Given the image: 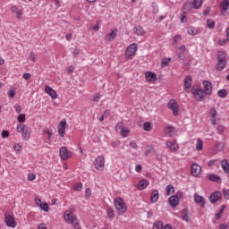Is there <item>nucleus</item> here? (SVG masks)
<instances>
[{
	"instance_id": "nucleus-54",
	"label": "nucleus",
	"mask_w": 229,
	"mask_h": 229,
	"mask_svg": "<svg viewBox=\"0 0 229 229\" xmlns=\"http://www.w3.org/2000/svg\"><path fill=\"white\" fill-rule=\"evenodd\" d=\"M35 178H37V175H35V174H28L29 182H33V180H35Z\"/></svg>"
},
{
	"instance_id": "nucleus-52",
	"label": "nucleus",
	"mask_w": 229,
	"mask_h": 229,
	"mask_svg": "<svg viewBox=\"0 0 229 229\" xmlns=\"http://www.w3.org/2000/svg\"><path fill=\"white\" fill-rule=\"evenodd\" d=\"M216 131H217V133H219V134L224 133V132H225V126H223V125H218L217 128H216Z\"/></svg>"
},
{
	"instance_id": "nucleus-56",
	"label": "nucleus",
	"mask_w": 229,
	"mask_h": 229,
	"mask_svg": "<svg viewBox=\"0 0 229 229\" xmlns=\"http://www.w3.org/2000/svg\"><path fill=\"white\" fill-rule=\"evenodd\" d=\"M182 40V36L181 35H176L174 38V44H178V42H180Z\"/></svg>"
},
{
	"instance_id": "nucleus-30",
	"label": "nucleus",
	"mask_w": 229,
	"mask_h": 229,
	"mask_svg": "<svg viewBox=\"0 0 229 229\" xmlns=\"http://www.w3.org/2000/svg\"><path fill=\"white\" fill-rule=\"evenodd\" d=\"M225 208H226L225 206H222V207L220 208L218 213H216V214L215 215V219L219 220V219H221V217H223V212H225Z\"/></svg>"
},
{
	"instance_id": "nucleus-47",
	"label": "nucleus",
	"mask_w": 229,
	"mask_h": 229,
	"mask_svg": "<svg viewBox=\"0 0 229 229\" xmlns=\"http://www.w3.org/2000/svg\"><path fill=\"white\" fill-rule=\"evenodd\" d=\"M39 208H41V210H44V212H48L49 210V205H47V203H44L42 202V204L39 206Z\"/></svg>"
},
{
	"instance_id": "nucleus-63",
	"label": "nucleus",
	"mask_w": 229,
	"mask_h": 229,
	"mask_svg": "<svg viewBox=\"0 0 229 229\" xmlns=\"http://www.w3.org/2000/svg\"><path fill=\"white\" fill-rule=\"evenodd\" d=\"M219 229H229V225H227V224H221L219 225Z\"/></svg>"
},
{
	"instance_id": "nucleus-46",
	"label": "nucleus",
	"mask_w": 229,
	"mask_h": 229,
	"mask_svg": "<svg viewBox=\"0 0 229 229\" xmlns=\"http://www.w3.org/2000/svg\"><path fill=\"white\" fill-rule=\"evenodd\" d=\"M182 221H189V215H187V209L182 211Z\"/></svg>"
},
{
	"instance_id": "nucleus-24",
	"label": "nucleus",
	"mask_w": 229,
	"mask_h": 229,
	"mask_svg": "<svg viewBox=\"0 0 229 229\" xmlns=\"http://www.w3.org/2000/svg\"><path fill=\"white\" fill-rule=\"evenodd\" d=\"M43 135L48 142H51V138L53 137V130L49 128L45 129L43 131Z\"/></svg>"
},
{
	"instance_id": "nucleus-20",
	"label": "nucleus",
	"mask_w": 229,
	"mask_h": 229,
	"mask_svg": "<svg viewBox=\"0 0 229 229\" xmlns=\"http://www.w3.org/2000/svg\"><path fill=\"white\" fill-rule=\"evenodd\" d=\"M11 11L13 12V13H15L17 19H22V15L24 13L21 8H19V7L13 5L11 8Z\"/></svg>"
},
{
	"instance_id": "nucleus-39",
	"label": "nucleus",
	"mask_w": 229,
	"mask_h": 229,
	"mask_svg": "<svg viewBox=\"0 0 229 229\" xmlns=\"http://www.w3.org/2000/svg\"><path fill=\"white\" fill-rule=\"evenodd\" d=\"M207 27L209 28V30L216 28V21L212 19H208L207 21Z\"/></svg>"
},
{
	"instance_id": "nucleus-51",
	"label": "nucleus",
	"mask_w": 229,
	"mask_h": 229,
	"mask_svg": "<svg viewBox=\"0 0 229 229\" xmlns=\"http://www.w3.org/2000/svg\"><path fill=\"white\" fill-rule=\"evenodd\" d=\"M130 146L131 148H132V149H139V146L137 145V141L135 140H131L130 142Z\"/></svg>"
},
{
	"instance_id": "nucleus-13",
	"label": "nucleus",
	"mask_w": 229,
	"mask_h": 229,
	"mask_svg": "<svg viewBox=\"0 0 229 229\" xmlns=\"http://www.w3.org/2000/svg\"><path fill=\"white\" fill-rule=\"evenodd\" d=\"M5 225L10 228H15V226H17V222L15 221V217L13 216L7 215L5 216Z\"/></svg>"
},
{
	"instance_id": "nucleus-59",
	"label": "nucleus",
	"mask_w": 229,
	"mask_h": 229,
	"mask_svg": "<svg viewBox=\"0 0 229 229\" xmlns=\"http://www.w3.org/2000/svg\"><path fill=\"white\" fill-rule=\"evenodd\" d=\"M99 99H101V94L97 93L96 95H94L93 101L98 102L99 101Z\"/></svg>"
},
{
	"instance_id": "nucleus-7",
	"label": "nucleus",
	"mask_w": 229,
	"mask_h": 229,
	"mask_svg": "<svg viewBox=\"0 0 229 229\" xmlns=\"http://www.w3.org/2000/svg\"><path fill=\"white\" fill-rule=\"evenodd\" d=\"M93 164L95 169H97L98 171H103V169H105V157L98 156V157H96Z\"/></svg>"
},
{
	"instance_id": "nucleus-32",
	"label": "nucleus",
	"mask_w": 229,
	"mask_h": 229,
	"mask_svg": "<svg viewBox=\"0 0 229 229\" xmlns=\"http://www.w3.org/2000/svg\"><path fill=\"white\" fill-rule=\"evenodd\" d=\"M120 135H122V137H128V135H130V130L126 127H122Z\"/></svg>"
},
{
	"instance_id": "nucleus-45",
	"label": "nucleus",
	"mask_w": 229,
	"mask_h": 229,
	"mask_svg": "<svg viewBox=\"0 0 229 229\" xmlns=\"http://www.w3.org/2000/svg\"><path fill=\"white\" fill-rule=\"evenodd\" d=\"M13 148L17 153H19V151H22V145H21V143H14Z\"/></svg>"
},
{
	"instance_id": "nucleus-64",
	"label": "nucleus",
	"mask_w": 229,
	"mask_h": 229,
	"mask_svg": "<svg viewBox=\"0 0 229 229\" xmlns=\"http://www.w3.org/2000/svg\"><path fill=\"white\" fill-rule=\"evenodd\" d=\"M38 229H47V225H46L44 223H41L38 225Z\"/></svg>"
},
{
	"instance_id": "nucleus-21",
	"label": "nucleus",
	"mask_w": 229,
	"mask_h": 229,
	"mask_svg": "<svg viewBox=\"0 0 229 229\" xmlns=\"http://www.w3.org/2000/svg\"><path fill=\"white\" fill-rule=\"evenodd\" d=\"M194 201L197 205H199V207H205V198L198 195V193L194 195Z\"/></svg>"
},
{
	"instance_id": "nucleus-44",
	"label": "nucleus",
	"mask_w": 229,
	"mask_h": 229,
	"mask_svg": "<svg viewBox=\"0 0 229 229\" xmlns=\"http://www.w3.org/2000/svg\"><path fill=\"white\" fill-rule=\"evenodd\" d=\"M167 135H169V137H173V135H174V127H172V126H168L166 127V130H165Z\"/></svg>"
},
{
	"instance_id": "nucleus-48",
	"label": "nucleus",
	"mask_w": 229,
	"mask_h": 229,
	"mask_svg": "<svg viewBox=\"0 0 229 229\" xmlns=\"http://www.w3.org/2000/svg\"><path fill=\"white\" fill-rule=\"evenodd\" d=\"M216 149H218V151H223V149H225V143L217 142L216 144Z\"/></svg>"
},
{
	"instance_id": "nucleus-29",
	"label": "nucleus",
	"mask_w": 229,
	"mask_h": 229,
	"mask_svg": "<svg viewBox=\"0 0 229 229\" xmlns=\"http://www.w3.org/2000/svg\"><path fill=\"white\" fill-rule=\"evenodd\" d=\"M203 4V0H194L192 3V6L194 10H198L199 8H201Z\"/></svg>"
},
{
	"instance_id": "nucleus-28",
	"label": "nucleus",
	"mask_w": 229,
	"mask_h": 229,
	"mask_svg": "<svg viewBox=\"0 0 229 229\" xmlns=\"http://www.w3.org/2000/svg\"><path fill=\"white\" fill-rule=\"evenodd\" d=\"M221 167L226 174L229 173V162L228 159H223L221 161Z\"/></svg>"
},
{
	"instance_id": "nucleus-5",
	"label": "nucleus",
	"mask_w": 229,
	"mask_h": 229,
	"mask_svg": "<svg viewBox=\"0 0 229 229\" xmlns=\"http://www.w3.org/2000/svg\"><path fill=\"white\" fill-rule=\"evenodd\" d=\"M114 207L120 216L124 214L127 210L126 203H124V200L121 198H116L114 199Z\"/></svg>"
},
{
	"instance_id": "nucleus-50",
	"label": "nucleus",
	"mask_w": 229,
	"mask_h": 229,
	"mask_svg": "<svg viewBox=\"0 0 229 229\" xmlns=\"http://www.w3.org/2000/svg\"><path fill=\"white\" fill-rule=\"evenodd\" d=\"M18 121L20 123H25L26 122V114H21L20 115H18Z\"/></svg>"
},
{
	"instance_id": "nucleus-49",
	"label": "nucleus",
	"mask_w": 229,
	"mask_h": 229,
	"mask_svg": "<svg viewBox=\"0 0 229 229\" xmlns=\"http://www.w3.org/2000/svg\"><path fill=\"white\" fill-rule=\"evenodd\" d=\"M30 60H31V62H37V54H35V52H31L30 54Z\"/></svg>"
},
{
	"instance_id": "nucleus-23",
	"label": "nucleus",
	"mask_w": 229,
	"mask_h": 229,
	"mask_svg": "<svg viewBox=\"0 0 229 229\" xmlns=\"http://www.w3.org/2000/svg\"><path fill=\"white\" fill-rule=\"evenodd\" d=\"M148 185H149V182L146 179H142L141 181L139 182L137 189L139 191H144V189H146Z\"/></svg>"
},
{
	"instance_id": "nucleus-11",
	"label": "nucleus",
	"mask_w": 229,
	"mask_h": 229,
	"mask_svg": "<svg viewBox=\"0 0 229 229\" xmlns=\"http://www.w3.org/2000/svg\"><path fill=\"white\" fill-rule=\"evenodd\" d=\"M67 128V121L62 120L57 126V131L61 137H65V129Z\"/></svg>"
},
{
	"instance_id": "nucleus-62",
	"label": "nucleus",
	"mask_w": 229,
	"mask_h": 229,
	"mask_svg": "<svg viewBox=\"0 0 229 229\" xmlns=\"http://www.w3.org/2000/svg\"><path fill=\"white\" fill-rule=\"evenodd\" d=\"M224 197L225 198V199H229V189L228 190H226V189L224 190Z\"/></svg>"
},
{
	"instance_id": "nucleus-9",
	"label": "nucleus",
	"mask_w": 229,
	"mask_h": 229,
	"mask_svg": "<svg viewBox=\"0 0 229 229\" xmlns=\"http://www.w3.org/2000/svg\"><path fill=\"white\" fill-rule=\"evenodd\" d=\"M165 146L170 149L171 153H176L180 149V145H178L176 140L166 141Z\"/></svg>"
},
{
	"instance_id": "nucleus-26",
	"label": "nucleus",
	"mask_w": 229,
	"mask_h": 229,
	"mask_svg": "<svg viewBox=\"0 0 229 229\" xmlns=\"http://www.w3.org/2000/svg\"><path fill=\"white\" fill-rule=\"evenodd\" d=\"M229 7V0H223L220 4V8L222 10V13H226Z\"/></svg>"
},
{
	"instance_id": "nucleus-61",
	"label": "nucleus",
	"mask_w": 229,
	"mask_h": 229,
	"mask_svg": "<svg viewBox=\"0 0 229 229\" xmlns=\"http://www.w3.org/2000/svg\"><path fill=\"white\" fill-rule=\"evenodd\" d=\"M8 96L9 98H13L15 97V89H10Z\"/></svg>"
},
{
	"instance_id": "nucleus-25",
	"label": "nucleus",
	"mask_w": 229,
	"mask_h": 229,
	"mask_svg": "<svg viewBox=\"0 0 229 229\" xmlns=\"http://www.w3.org/2000/svg\"><path fill=\"white\" fill-rule=\"evenodd\" d=\"M168 201L171 207H174V208L178 207V203H180V199H178V197L175 195L171 196Z\"/></svg>"
},
{
	"instance_id": "nucleus-40",
	"label": "nucleus",
	"mask_w": 229,
	"mask_h": 229,
	"mask_svg": "<svg viewBox=\"0 0 229 229\" xmlns=\"http://www.w3.org/2000/svg\"><path fill=\"white\" fill-rule=\"evenodd\" d=\"M153 229H164V223L156 221L153 225Z\"/></svg>"
},
{
	"instance_id": "nucleus-43",
	"label": "nucleus",
	"mask_w": 229,
	"mask_h": 229,
	"mask_svg": "<svg viewBox=\"0 0 229 229\" xmlns=\"http://www.w3.org/2000/svg\"><path fill=\"white\" fill-rule=\"evenodd\" d=\"M171 63V58H164L161 61V67H167V65H169V64Z\"/></svg>"
},
{
	"instance_id": "nucleus-41",
	"label": "nucleus",
	"mask_w": 229,
	"mask_h": 229,
	"mask_svg": "<svg viewBox=\"0 0 229 229\" xmlns=\"http://www.w3.org/2000/svg\"><path fill=\"white\" fill-rule=\"evenodd\" d=\"M187 31H188L189 35H192V36L198 35V29H196L194 27H189Z\"/></svg>"
},
{
	"instance_id": "nucleus-57",
	"label": "nucleus",
	"mask_w": 229,
	"mask_h": 229,
	"mask_svg": "<svg viewBox=\"0 0 229 229\" xmlns=\"http://www.w3.org/2000/svg\"><path fill=\"white\" fill-rule=\"evenodd\" d=\"M151 149H153V147L148 145L146 148V151H145L146 157H148L149 155V153L151 152Z\"/></svg>"
},
{
	"instance_id": "nucleus-10",
	"label": "nucleus",
	"mask_w": 229,
	"mask_h": 229,
	"mask_svg": "<svg viewBox=\"0 0 229 229\" xmlns=\"http://www.w3.org/2000/svg\"><path fill=\"white\" fill-rule=\"evenodd\" d=\"M59 155L62 160H67L72 157V152L67 149V147H62L59 150Z\"/></svg>"
},
{
	"instance_id": "nucleus-58",
	"label": "nucleus",
	"mask_w": 229,
	"mask_h": 229,
	"mask_svg": "<svg viewBox=\"0 0 229 229\" xmlns=\"http://www.w3.org/2000/svg\"><path fill=\"white\" fill-rule=\"evenodd\" d=\"M85 196H86V198H90V196H92V191H90V189H86V191H85Z\"/></svg>"
},
{
	"instance_id": "nucleus-55",
	"label": "nucleus",
	"mask_w": 229,
	"mask_h": 229,
	"mask_svg": "<svg viewBox=\"0 0 229 229\" xmlns=\"http://www.w3.org/2000/svg\"><path fill=\"white\" fill-rule=\"evenodd\" d=\"M219 46H226V38H223L218 40Z\"/></svg>"
},
{
	"instance_id": "nucleus-37",
	"label": "nucleus",
	"mask_w": 229,
	"mask_h": 229,
	"mask_svg": "<svg viewBox=\"0 0 229 229\" xmlns=\"http://www.w3.org/2000/svg\"><path fill=\"white\" fill-rule=\"evenodd\" d=\"M166 194L167 196H171V194H174V186L169 184L166 186Z\"/></svg>"
},
{
	"instance_id": "nucleus-27",
	"label": "nucleus",
	"mask_w": 229,
	"mask_h": 229,
	"mask_svg": "<svg viewBox=\"0 0 229 229\" xmlns=\"http://www.w3.org/2000/svg\"><path fill=\"white\" fill-rule=\"evenodd\" d=\"M158 198H160L158 191L157 190H154L150 196L151 203H157L158 201Z\"/></svg>"
},
{
	"instance_id": "nucleus-6",
	"label": "nucleus",
	"mask_w": 229,
	"mask_h": 229,
	"mask_svg": "<svg viewBox=\"0 0 229 229\" xmlns=\"http://www.w3.org/2000/svg\"><path fill=\"white\" fill-rule=\"evenodd\" d=\"M217 65L216 69L217 71H223L225 67L226 66V55L223 52H218L217 54Z\"/></svg>"
},
{
	"instance_id": "nucleus-2",
	"label": "nucleus",
	"mask_w": 229,
	"mask_h": 229,
	"mask_svg": "<svg viewBox=\"0 0 229 229\" xmlns=\"http://www.w3.org/2000/svg\"><path fill=\"white\" fill-rule=\"evenodd\" d=\"M191 94L196 101H204L207 98V95L204 93L201 87L193 86L191 88Z\"/></svg>"
},
{
	"instance_id": "nucleus-16",
	"label": "nucleus",
	"mask_w": 229,
	"mask_h": 229,
	"mask_svg": "<svg viewBox=\"0 0 229 229\" xmlns=\"http://www.w3.org/2000/svg\"><path fill=\"white\" fill-rule=\"evenodd\" d=\"M191 174L195 177L199 176L201 174V166L196 163L191 165Z\"/></svg>"
},
{
	"instance_id": "nucleus-53",
	"label": "nucleus",
	"mask_w": 229,
	"mask_h": 229,
	"mask_svg": "<svg viewBox=\"0 0 229 229\" xmlns=\"http://www.w3.org/2000/svg\"><path fill=\"white\" fill-rule=\"evenodd\" d=\"M180 21L181 22H187V16L185 15V13H181Z\"/></svg>"
},
{
	"instance_id": "nucleus-31",
	"label": "nucleus",
	"mask_w": 229,
	"mask_h": 229,
	"mask_svg": "<svg viewBox=\"0 0 229 229\" xmlns=\"http://www.w3.org/2000/svg\"><path fill=\"white\" fill-rule=\"evenodd\" d=\"M134 31L136 35H139L140 37L146 34V30H144V29H142L140 26L136 27Z\"/></svg>"
},
{
	"instance_id": "nucleus-15",
	"label": "nucleus",
	"mask_w": 229,
	"mask_h": 229,
	"mask_svg": "<svg viewBox=\"0 0 229 229\" xmlns=\"http://www.w3.org/2000/svg\"><path fill=\"white\" fill-rule=\"evenodd\" d=\"M209 116L212 124L216 125L217 123V121H219V118H217V111L216 110V108L210 109Z\"/></svg>"
},
{
	"instance_id": "nucleus-22",
	"label": "nucleus",
	"mask_w": 229,
	"mask_h": 229,
	"mask_svg": "<svg viewBox=\"0 0 229 229\" xmlns=\"http://www.w3.org/2000/svg\"><path fill=\"white\" fill-rule=\"evenodd\" d=\"M191 87H192V77L191 75H188L184 79V90H189Z\"/></svg>"
},
{
	"instance_id": "nucleus-1",
	"label": "nucleus",
	"mask_w": 229,
	"mask_h": 229,
	"mask_svg": "<svg viewBox=\"0 0 229 229\" xmlns=\"http://www.w3.org/2000/svg\"><path fill=\"white\" fill-rule=\"evenodd\" d=\"M64 219L69 225H72L73 228L80 229V223H78V218H76L74 215H72V211L66 210L64 214Z\"/></svg>"
},
{
	"instance_id": "nucleus-19",
	"label": "nucleus",
	"mask_w": 229,
	"mask_h": 229,
	"mask_svg": "<svg viewBox=\"0 0 229 229\" xmlns=\"http://www.w3.org/2000/svg\"><path fill=\"white\" fill-rule=\"evenodd\" d=\"M45 92H47V94H49L52 99H56V98H58V94L55 89H53V88H51V86L45 87Z\"/></svg>"
},
{
	"instance_id": "nucleus-18",
	"label": "nucleus",
	"mask_w": 229,
	"mask_h": 229,
	"mask_svg": "<svg viewBox=\"0 0 229 229\" xmlns=\"http://www.w3.org/2000/svg\"><path fill=\"white\" fill-rule=\"evenodd\" d=\"M115 37H117V29H113L111 30V32L106 36V40L108 42H114V40H115Z\"/></svg>"
},
{
	"instance_id": "nucleus-38",
	"label": "nucleus",
	"mask_w": 229,
	"mask_h": 229,
	"mask_svg": "<svg viewBox=\"0 0 229 229\" xmlns=\"http://www.w3.org/2000/svg\"><path fill=\"white\" fill-rule=\"evenodd\" d=\"M226 96H228V91H226V89H219L217 91L218 98H226Z\"/></svg>"
},
{
	"instance_id": "nucleus-3",
	"label": "nucleus",
	"mask_w": 229,
	"mask_h": 229,
	"mask_svg": "<svg viewBox=\"0 0 229 229\" xmlns=\"http://www.w3.org/2000/svg\"><path fill=\"white\" fill-rule=\"evenodd\" d=\"M16 131L18 133H21L22 139H24V140H30L31 134L30 133V128H28V126L23 123H20L16 128Z\"/></svg>"
},
{
	"instance_id": "nucleus-8",
	"label": "nucleus",
	"mask_w": 229,
	"mask_h": 229,
	"mask_svg": "<svg viewBox=\"0 0 229 229\" xmlns=\"http://www.w3.org/2000/svg\"><path fill=\"white\" fill-rule=\"evenodd\" d=\"M168 108L172 110L174 115H178V112H180V106L178 102L174 99H170L167 105Z\"/></svg>"
},
{
	"instance_id": "nucleus-36",
	"label": "nucleus",
	"mask_w": 229,
	"mask_h": 229,
	"mask_svg": "<svg viewBox=\"0 0 229 229\" xmlns=\"http://www.w3.org/2000/svg\"><path fill=\"white\" fill-rule=\"evenodd\" d=\"M72 189L76 192H79L80 191H81V189H83V184L81 182H76L75 184H73Z\"/></svg>"
},
{
	"instance_id": "nucleus-34",
	"label": "nucleus",
	"mask_w": 229,
	"mask_h": 229,
	"mask_svg": "<svg viewBox=\"0 0 229 229\" xmlns=\"http://www.w3.org/2000/svg\"><path fill=\"white\" fill-rule=\"evenodd\" d=\"M208 178L211 182H221V178L216 174H208Z\"/></svg>"
},
{
	"instance_id": "nucleus-14",
	"label": "nucleus",
	"mask_w": 229,
	"mask_h": 229,
	"mask_svg": "<svg viewBox=\"0 0 229 229\" xmlns=\"http://www.w3.org/2000/svg\"><path fill=\"white\" fill-rule=\"evenodd\" d=\"M145 79L148 83H155L157 81V74L153 72H146Z\"/></svg>"
},
{
	"instance_id": "nucleus-35",
	"label": "nucleus",
	"mask_w": 229,
	"mask_h": 229,
	"mask_svg": "<svg viewBox=\"0 0 229 229\" xmlns=\"http://www.w3.org/2000/svg\"><path fill=\"white\" fill-rule=\"evenodd\" d=\"M196 149L197 151H201V149H203V140L201 139L197 140Z\"/></svg>"
},
{
	"instance_id": "nucleus-33",
	"label": "nucleus",
	"mask_w": 229,
	"mask_h": 229,
	"mask_svg": "<svg viewBox=\"0 0 229 229\" xmlns=\"http://www.w3.org/2000/svg\"><path fill=\"white\" fill-rule=\"evenodd\" d=\"M108 219H114L115 217V212L114 211V208H109L106 211Z\"/></svg>"
},
{
	"instance_id": "nucleus-42",
	"label": "nucleus",
	"mask_w": 229,
	"mask_h": 229,
	"mask_svg": "<svg viewBox=\"0 0 229 229\" xmlns=\"http://www.w3.org/2000/svg\"><path fill=\"white\" fill-rule=\"evenodd\" d=\"M143 129L145 130V131H151V130H153V127L151 126V123L149 122L144 123Z\"/></svg>"
},
{
	"instance_id": "nucleus-12",
	"label": "nucleus",
	"mask_w": 229,
	"mask_h": 229,
	"mask_svg": "<svg viewBox=\"0 0 229 229\" xmlns=\"http://www.w3.org/2000/svg\"><path fill=\"white\" fill-rule=\"evenodd\" d=\"M203 90L206 96H212V82L208 81H203Z\"/></svg>"
},
{
	"instance_id": "nucleus-4",
	"label": "nucleus",
	"mask_w": 229,
	"mask_h": 229,
	"mask_svg": "<svg viewBox=\"0 0 229 229\" xmlns=\"http://www.w3.org/2000/svg\"><path fill=\"white\" fill-rule=\"evenodd\" d=\"M139 49V46L137 43H132L129 45L125 50V57L128 58V60H131L133 56L137 54V51Z\"/></svg>"
},
{
	"instance_id": "nucleus-17",
	"label": "nucleus",
	"mask_w": 229,
	"mask_h": 229,
	"mask_svg": "<svg viewBox=\"0 0 229 229\" xmlns=\"http://www.w3.org/2000/svg\"><path fill=\"white\" fill-rule=\"evenodd\" d=\"M222 196L223 195L221 194V191H215L213 194L210 195L209 200L212 203H217V201L221 199Z\"/></svg>"
},
{
	"instance_id": "nucleus-60",
	"label": "nucleus",
	"mask_w": 229,
	"mask_h": 229,
	"mask_svg": "<svg viewBox=\"0 0 229 229\" xmlns=\"http://www.w3.org/2000/svg\"><path fill=\"white\" fill-rule=\"evenodd\" d=\"M34 201L36 205H38V207H40V205H42V199H40V198L38 197H36Z\"/></svg>"
}]
</instances>
